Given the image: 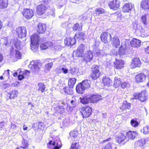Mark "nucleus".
Masks as SVG:
<instances>
[{"label":"nucleus","instance_id":"obj_46","mask_svg":"<svg viewBox=\"0 0 149 149\" xmlns=\"http://www.w3.org/2000/svg\"><path fill=\"white\" fill-rule=\"evenodd\" d=\"M28 143L27 141L26 140H24L23 138V140L22 141V145L20 146V147L22 148L25 149L28 148Z\"/></svg>","mask_w":149,"mask_h":149},{"label":"nucleus","instance_id":"obj_12","mask_svg":"<svg viewBox=\"0 0 149 149\" xmlns=\"http://www.w3.org/2000/svg\"><path fill=\"white\" fill-rule=\"evenodd\" d=\"M85 46V45L83 43H81L79 45L76 52V55L77 56L82 57L83 56Z\"/></svg>","mask_w":149,"mask_h":149},{"label":"nucleus","instance_id":"obj_11","mask_svg":"<svg viewBox=\"0 0 149 149\" xmlns=\"http://www.w3.org/2000/svg\"><path fill=\"white\" fill-rule=\"evenodd\" d=\"M23 16L26 19H29L31 18L33 15V11L31 9H24L23 12Z\"/></svg>","mask_w":149,"mask_h":149},{"label":"nucleus","instance_id":"obj_23","mask_svg":"<svg viewBox=\"0 0 149 149\" xmlns=\"http://www.w3.org/2000/svg\"><path fill=\"white\" fill-rule=\"evenodd\" d=\"M138 133L135 131H129L126 133V135L128 138L131 140L134 139L137 134Z\"/></svg>","mask_w":149,"mask_h":149},{"label":"nucleus","instance_id":"obj_48","mask_svg":"<svg viewBox=\"0 0 149 149\" xmlns=\"http://www.w3.org/2000/svg\"><path fill=\"white\" fill-rule=\"evenodd\" d=\"M101 52L102 51L101 50L97 48L94 49L92 53L94 54L95 56H99L101 55Z\"/></svg>","mask_w":149,"mask_h":149},{"label":"nucleus","instance_id":"obj_14","mask_svg":"<svg viewBox=\"0 0 149 149\" xmlns=\"http://www.w3.org/2000/svg\"><path fill=\"white\" fill-rule=\"evenodd\" d=\"M93 57V53L92 52L89 51H88L85 54L84 58V61L86 63L90 62L92 60Z\"/></svg>","mask_w":149,"mask_h":149},{"label":"nucleus","instance_id":"obj_2","mask_svg":"<svg viewBox=\"0 0 149 149\" xmlns=\"http://www.w3.org/2000/svg\"><path fill=\"white\" fill-rule=\"evenodd\" d=\"M50 141L47 144V147L50 149H60L62 146V144L59 138L56 136L55 138Z\"/></svg>","mask_w":149,"mask_h":149},{"label":"nucleus","instance_id":"obj_61","mask_svg":"<svg viewBox=\"0 0 149 149\" xmlns=\"http://www.w3.org/2000/svg\"><path fill=\"white\" fill-rule=\"evenodd\" d=\"M47 43H43L41 44L40 46V48L41 49H46L47 48L48 46L47 45Z\"/></svg>","mask_w":149,"mask_h":149},{"label":"nucleus","instance_id":"obj_64","mask_svg":"<svg viewBox=\"0 0 149 149\" xmlns=\"http://www.w3.org/2000/svg\"><path fill=\"white\" fill-rule=\"evenodd\" d=\"M68 69L67 68L62 67V72L64 74H66L68 73Z\"/></svg>","mask_w":149,"mask_h":149},{"label":"nucleus","instance_id":"obj_50","mask_svg":"<svg viewBox=\"0 0 149 149\" xmlns=\"http://www.w3.org/2000/svg\"><path fill=\"white\" fill-rule=\"evenodd\" d=\"M69 70L72 74L73 75L76 74L78 72V69L73 67H70Z\"/></svg>","mask_w":149,"mask_h":149},{"label":"nucleus","instance_id":"obj_13","mask_svg":"<svg viewBox=\"0 0 149 149\" xmlns=\"http://www.w3.org/2000/svg\"><path fill=\"white\" fill-rule=\"evenodd\" d=\"M115 140L116 142L120 143L123 142H124V143L125 142L128 141V139L127 138L125 135L122 133H120L115 138Z\"/></svg>","mask_w":149,"mask_h":149},{"label":"nucleus","instance_id":"obj_62","mask_svg":"<svg viewBox=\"0 0 149 149\" xmlns=\"http://www.w3.org/2000/svg\"><path fill=\"white\" fill-rule=\"evenodd\" d=\"M129 85V83L127 82H121V86L123 88H125L127 87Z\"/></svg>","mask_w":149,"mask_h":149},{"label":"nucleus","instance_id":"obj_41","mask_svg":"<svg viewBox=\"0 0 149 149\" xmlns=\"http://www.w3.org/2000/svg\"><path fill=\"white\" fill-rule=\"evenodd\" d=\"M148 16V14H145L141 16V21L143 24L144 26H146L147 24L148 23L147 20V17Z\"/></svg>","mask_w":149,"mask_h":149},{"label":"nucleus","instance_id":"obj_37","mask_svg":"<svg viewBox=\"0 0 149 149\" xmlns=\"http://www.w3.org/2000/svg\"><path fill=\"white\" fill-rule=\"evenodd\" d=\"M137 120L138 119L135 118L131 120L130 124L132 127H136L138 126L139 123Z\"/></svg>","mask_w":149,"mask_h":149},{"label":"nucleus","instance_id":"obj_16","mask_svg":"<svg viewBox=\"0 0 149 149\" xmlns=\"http://www.w3.org/2000/svg\"><path fill=\"white\" fill-rule=\"evenodd\" d=\"M146 70H144L143 71V73H140L137 74L136 76L135 79L137 82L139 83L143 82L145 80L146 77H147L146 73L144 72V71Z\"/></svg>","mask_w":149,"mask_h":149},{"label":"nucleus","instance_id":"obj_54","mask_svg":"<svg viewBox=\"0 0 149 149\" xmlns=\"http://www.w3.org/2000/svg\"><path fill=\"white\" fill-rule=\"evenodd\" d=\"M79 147V145L78 142H74L72 143L71 148L69 149H78V148Z\"/></svg>","mask_w":149,"mask_h":149},{"label":"nucleus","instance_id":"obj_36","mask_svg":"<svg viewBox=\"0 0 149 149\" xmlns=\"http://www.w3.org/2000/svg\"><path fill=\"white\" fill-rule=\"evenodd\" d=\"M34 126L37 127V128L43 130L45 127V125L43 122H37L34 124Z\"/></svg>","mask_w":149,"mask_h":149},{"label":"nucleus","instance_id":"obj_51","mask_svg":"<svg viewBox=\"0 0 149 149\" xmlns=\"http://www.w3.org/2000/svg\"><path fill=\"white\" fill-rule=\"evenodd\" d=\"M53 63L52 62L48 63L46 64L45 66V70L46 71H49L52 68Z\"/></svg>","mask_w":149,"mask_h":149},{"label":"nucleus","instance_id":"obj_44","mask_svg":"<svg viewBox=\"0 0 149 149\" xmlns=\"http://www.w3.org/2000/svg\"><path fill=\"white\" fill-rule=\"evenodd\" d=\"M80 101L84 104H87L89 101V99L86 97H83L79 98Z\"/></svg>","mask_w":149,"mask_h":149},{"label":"nucleus","instance_id":"obj_17","mask_svg":"<svg viewBox=\"0 0 149 149\" xmlns=\"http://www.w3.org/2000/svg\"><path fill=\"white\" fill-rule=\"evenodd\" d=\"M64 43L65 45L68 46H72L75 44L76 41L75 38L71 37H67L65 39L64 41Z\"/></svg>","mask_w":149,"mask_h":149},{"label":"nucleus","instance_id":"obj_1","mask_svg":"<svg viewBox=\"0 0 149 149\" xmlns=\"http://www.w3.org/2000/svg\"><path fill=\"white\" fill-rule=\"evenodd\" d=\"M31 71L37 74H40L42 71V63L39 60L33 61L31 62L29 65Z\"/></svg>","mask_w":149,"mask_h":149},{"label":"nucleus","instance_id":"obj_19","mask_svg":"<svg viewBox=\"0 0 149 149\" xmlns=\"http://www.w3.org/2000/svg\"><path fill=\"white\" fill-rule=\"evenodd\" d=\"M37 32L39 34L43 33L46 30V26L44 24L39 23L38 25Z\"/></svg>","mask_w":149,"mask_h":149},{"label":"nucleus","instance_id":"obj_24","mask_svg":"<svg viewBox=\"0 0 149 149\" xmlns=\"http://www.w3.org/2000/svg\"><path fill=\"white\" fill-rule=\"evenodd\" d=\"M102 81L104 86H110L112 84L111 80L108 77H103L102 79Z\"/></svg>","mask_w":149,"mask_h":149},{"label":"nucleus","instance_id":"obj_53","mask_svg":"<svg viewBox=\"0 0 149 149\" xmlns=\"http://www.w3.org/2000/svg\"><path fill=\"white\" fill-rule=\"evenodd\" d=\"M35 43H31V49L32 50L34 51H35L38 48L39 44H34Z\"/></svg>","mask_w":149,"mask_h":149},{"label":"nucleus","instance_id":"obj_47","mask_svg":"<svg viewBox=\"0 0 149 149\" xmlns=\"http://www.w3.org/2000/svg\"><path fill=\"white\" fill-rule=\"evenodd\" d=\"M121 83L120 81V79L119 78L118 79L116 77L115 79L114 84H113L114 87L115 88H117L121 84Z\"/></svg>","mask_w":149,"mask_h":149},{"label":"nucleus","instance_id":"obj_6","mask_svg":"<svg viewBox=\"0 0 149 149\" xmlns=\"http://www.w3.org/2000/svg\"><path fill=\"white\" fill-rule=\"evenodd\" d=\"M80 110L83 118H84L88 117L91 115L92 109L91 107L86 106L81 108Z\"/></svg>","mask_w":149,"mask_h":149},{"label":"nucleus","instance_id":"obj_33","mask_svg":"<svg viewBox=\"0 0 149 149\" xmlns=\"http://www.w3.org/2000/svg\"><path fill=\"white\" fill-rule=\"evenodd\" d=\"M149 0H143L141 4V6L143 9H147L149 8Z\"/></svg>","mask_w":149,"mask_h":149},{"label":"nucleus","instance_id":"obj_5","mask_svg":"<svg viewBox=\"0 0 149 149\" xmlns=\"http://www.w3.org/2000/svg\"><path fill=\"white\" fill-rule=\"evenodd\" d=\"M130 49L127 47V45L125 43L122 44L119 48L118 51L117 53V55L120 57L122 58L124 56L127 55L130 52Z\"/></svg>","mask_w":149,"mask_h":149},{"label":"nucleus","instance_id":"obj_27","mask_svg":"<svg viewBox=\"0 0 149 149\" xmlns=\"http://www.w3.org/2000/svg\"><path fill=\"white\" fill-rule=\"evenodd\" d=\"M130 45L132 47H139L141 45V41L139 40L134 39L130 42Z\"/></svg>","mask_w":149,"mask_h":149},{"label":"nucleus","instance_id":"obj_25","mask_svg":"<svg viewBox=\"0 0 149 149\" xmlns=\"http://www.w3.org/2000/svg\"><path fill=\"white\" fill-rule=\"evenodd\" d=\"M91 100L93 102H96L100 100L102 98V96L100 95L97 94L91 95L90 96Z\"/></svg>","mask_w":149,"mask_h":149},{"label":"nucleus","instance_id":"obj_9","mask_svg":"<svg viewBox=\"0 0 149 149\" xmlns=\"http://www.w3.org/2000/svg\"><path fill=\"white\" fill-rule=\"evenodd\" d=\"M46 10V6L42 4L37 6L36 8L37 13L39 15H42L45 14Z\"/></svg>","mask_w":149,"mask_h":149},{"label":"nucleus","instance_id":"obj_40","mask_svg":"<svg viewBox=\"0 0 149 149\" xmlns=\"http://www.w3.org/2000/svg\"><path fill=\"white\" fill-rule=\"evenodd\" d=\"M38 91H41V93H43L45 91V85L42 83H39L38 84Z\"/></svg>","mask_w":149,"mask_h":149},{"label":"nucleus","instance_id":"obj_8","mask_svg":"<svg viewBox=\"0 0 149 149\" xmlns=\"http://www.w3.org/2000/svg\"><path fill=\"white\" fill-rule=\"evenodd\" d=\"M17 33L19 38H23L26 36V30L24 26H21L17 28L16 29Z\"/></svg>","mask_w":149,"mask_h":149},{"label":"nucleus","instance_id":"obj_31","mask_svg":"<svg viewBox=\"0 0 149 149\" xmlns=\"http://www.w3.org/2000/svg\"><path fill=\"white\" fill-rule=\"evenodd\" d=\"M144 142L142 140H139L135 142L134 146L135 148L138 149H144L145 145Z\"/></svg>","mask_w":149,"mask_h":149},{"label":"nucleus","instance_id":"obj_20","mask_svg":"<svg viewBox=\"0 0 149 149\" xmlns=\"http://www.w3.org/2000/svg\"><path fill=\"white\" fill-rule=\"evenodd\" d=\"M134 8L132 3H126L124 5L122 9L124 12H129Z\"/></svg>","mask_w":149,"mask_h":149},{"label":"nucleus","instance_id":"obj_28","mask_svg":"<svg viewBox=\"0 0 149 149\" xmlns=\"http://www.w3.org/2000/svg\"><path fill=\"white\" fill-rule=\"evenodd\" d=\"M124 61L122 60H116L115 67L117 69H121L124 67Z\"/></svg>","mask_w":149,"mask_h":149},{"label":"nucleus","instance_id":"obj_34","mask_svg":"<svg viewBox=\"0 0 149 149\" xmlns=\"http://www.w3.org/2000/svg\"><path fill=\"white\" fill-rule=\"evenodd\" d=\"M80 83L85 89L90 87L91 81L90 80H85Z\"/></svg>","mask_w":149,"mask_h":149},{"label":"nucleus","instance_id":"obj_38","mask_svg":"<svg viewBox=\"0 0 149 149\" xmlns=\"http://www.w3.org/2000/svg\"><path fill=\"white\" fill-rule=\"evenodd\" d=\"M76 81V79L74 78L69 79L68 82V86L72 88H73L75 84Z\"/></svg>","mask_w":149,"mask_h":149},{"label":"nucleus","instance_id":"obj_10","mask_svg":"<svg viewBox=\"0 0 149 149\" xmlns=\"http://www.w3.org/2000/svg\"><path fill=\"white\" fill-rule=\"evenodd\" d=\"M120 3L119 0H113L109 2L108 6L111 9L116 10L119 8Z\"/></svg>","mask_w":149,"mask_h":149},{"label":"nucleus","instance_id":"obj_21","mask_svg":"<svg viewBox=\"0 0 149 149\" xmlns=\"http://www.w3.org/2000/svg\"><path fill=\"white\" fill-rule=\"evenodd\" d=\"M86 36L84 33L82 32L78 33L75 34L74 38H75L76 40H77L78 41L81 42L84 40Z\"/></svg>","mask_w":149,"mask_h":149},{"label":"nucleus","instance_id":"obj_42","mask_svg":"<svg viewBox=\"0 0 149 149\" xmlns=\"http://www.w3.org/2000/svg\"><path fill=\"white\" fill-rule=\"evenodd\" d=\"M131 103H128L126 100L125 101L123 102V105H122V109H130V108L131 105Z\"/></svg>","mask_w":149,"mask_h":149},{"label":"nucleus","instance_id":"obj_30","mask_svg":"<svg viewBox=\"0 0 149 149\" xmlns=\"http://www.w3.org/2000/svg\"><path fill=\"white\" fill-rule=\"evenodd\" d=\"M82 85L81 83H79L76 86V90L79 94H82L84 92L85 89Z\"/></svg>","mask_w":149,"mask_h":149},{"label":"nucleus","instance_id":"obj_58","mask_svg":"<svg viewBox=\"0 0 149 149\" xmlns=\"http://www.w3.org/2000/svg\"><path fill=\"white\" fill-rule=\"evenodd\" d=\"M69 123V120L68 118H65L63 121V125L64 127H67Z\"/></svg>","mask_w":149,"mask_h":149},{"label":"nucleus","instance_id":"obj_7","mask_svg":"<svg viewBox=\"0 0 149 149\" xmlns=\"http://www.w3.org/2000/svg\"><path fill=\"white\" fill-rule=\"evenodd\" d=\"M112 36L111 34L107 32H103L100 36L101 40L104 43L107 44L111 41Z\"/></svg>","mask_w":149,"mask_h":149},{"label":"nucleus","instance_id":"obj_26","mask_svg":"<svg viewBox=\"0 0 149 149\" xmlns=\"http://www.w3.org/2000/svg\"><path fill=\"white\" fill-rule=\"evenodd\" d=\"M31 43L34 44H39L40 40L39 37L37 34L32 35L31 37Z\"/></svg>","mask_w":149,"mask_h":149},{"label":"nucleus","instance_id":"obj_18","mask_svg":"<svg viewBox=\"0 0 149 149\" xmlns=\"http://www.w3.org/2000/svg\"><path fill=\"white\" fill-rule=\"evenodd\" d=\"M70 135L72 139L74 141H77L79 139L78 131L76 129H74L73 131H71L70 133Z\"/></svg>","mask_w":149,"mask_h":149},{"label":"nucleus","instance_id":"obj_45","mask_svg":"<svg viewBox=\"0 0 149 149\" xmlns=\"http://www.w3.org/2000/svg\"><path fill=\"white\" fill-rule=\"evenodd\" d=\"M8 5L6 0H1L0 1V9L4 8L7 7Z\"/></svg>","mask_w":149,"mask_h":149},{"label":"nucleus","instance_id":"obj_4","mask_svg":"<svg viewBox=\"0 0 149 149\" xmlns=\"http://www.w3.org/2000/svg\"><path fill=\"white\" fill-rule=\"evenodd\" d=\"M100 66L94 65L92 66L91 70V77L93 80H95L98 79L100 75Z\"/></svg>","mask_w":149,"mask_h":149},{"label":"nucleus","instance_id":"obj_49","mask_svg":"<svg viewBox=\"0 0 149 149\" xmlns=\"http://www.w3.org/2000/svg\"><path fill=\"white\" fill-rule=\"evenodd\" d=\"M140 131L144 134H149V126H147L144 127L143 129L141 130Z\"/></svg>","mask_w":149,"mask_h":149},{"label":"nucleus","instance_id":"obj_52","mask_svg":"<svg viewBox=\"0 0 149 149\" xmlns=\"http://www.w3.org/2000/svg\"><path fill=\"white\" fill-rule=\"evenodd\" d=\"M95 12L97 15H100L104 13V10L102 8H98L95 9Z\"/></svg>","mask_w":149,"mask_h":149},{"label":"nucleus","instance_id":"obj_39","mask_svg":"<svg viewBox=\"0 0 149 149\" xmlns=\"http://www.w3.org/2000/svg\"><path fill=\"white\" fill-rule=\"evenodd\" d=\"M72 88L70 86L64 87L63 90L65 94L72 95L73 93Z\"/></svg>","mask_w":149,"mask_h":149},{"label":"nucleus","instance_id":"obj_56","mask_svg":"<svg viewBox=\"0 0 149 149\" xmlns=\"http://www.w3.org/2000/svg\"><path fill=\"white\" fill-rule=\"evenodd\" d=\"M52 82L54 86L57 88L60 87V86H59V84H58L57 80L55 79V78H54L53 80H52Z\"/></svg>","mask_w":149,"mask_h":149},{"label":"nucleus","instance_id":"obj_57","mask_svg":"<svg viewBox=\"0 0 149 149\" xmlns=\"http://www.w3.org/2000/svg\"><path fill=\"white\" fill-rule=\"evenodd\" d=\"M1 41L3 42V44L6 46H9L10 45L9 43H8V39L6 38L2 39Z\"/></svg>","mask_w":149,"mask_h":149},{"label":"nucleus","instance_id":"obj_3","mask_svg":"<svg viewBox=\"0 0 149 149\" xmlns=\"http://www.w3.org/2000/svg\"><path fill=\"white\" fill-rule=\"evenodd\" d=\"M148 99V95L145 91H143L141 93H135L133 95L132 97L130 98V100L138 99L142 102H145Z\"/></svg>","mask_w":149,"mask_h":149},{"label":"nucleus","instance_id":"obj_22","mask_svg":"<svg viewBox=\"0 0 149 149\" xmlns=\"http://www.w3.org/2000/svg\"><path fill=\"white\" fill-rule=\"evenodd\" d=\"M111 41V44L113 47L117 48L119 46L120 41L117 37L112 36Z\"/></svg>","mask_w":149,"mask_h":149},{"label":"nucleus","instance_id":"obj_35","mask_svg":"<svg viewBox=\"0 0 149 149\" xmlns=\"http://www.w3.org/2000/svg\"><path fill=\"white\" fill-rule=\"evenodd\" d=\"M73 30L76 31H80L82 30V25L81 24H79L78 23L74 24L72 27Z\"/></svg>","mask_w":149,"mask_h":149},{"label":"nucleus","instance_id":"obj_63","mask_svg":"<svg viewBox=\"0 0 149 149\" xmlns=\"http://www.w3.org/2000/svg\"><path fill=\"white\" fill-rule=\"evenodd\" d=\"M15 56L18 59H20L21 58V54L19 51L17 50H15Z\"/></svg>","mask_w":149,"mask_h":149},{"label":"nucleus","instance_id":"obj_15","mask_svg":"<svg viewBox=\"0 0 149 149\" xmlns=\"http://www.w3.org/2000/svg\"><path fill=\"white\" fill-rule=\"evenodd\" d=\"M141 62L139 58H134L132 60L130 65L131 68H134L136 67H140Z\"/></svg>","mask_w":149,"mask_h":149},{"label":"nucleus","instance_id":"obj_29","mask_svg":"<svg viewBox=\"0 0 149 149\" xmlns=\"http://www.w3.org/2000/svg\"><path fill=\"white\" fill-rule=\"evenodd\" d=\"M18 92L17 91L13 90L11 91L7 94V98L8 97V99H10L15 98V97L17 96Z\"/></svg>","mask_w":149,"mask_h":149},{"label":"nucleus","instance_id":"obj_32","mask_svg":"<svg viewBox=\"0 0 149 149\" xmlns=\"http://www.w3.org/2000/svg\"><path fill=\"white\" fill-rule=\"evenodd\" d=\"M13 44L15 47L17 49L21 50L22 49L23 46L18 39L15 40L13 42Z\"/></svg>","mask_w":149,"mask_h":149},{"label":"nucleus","instance_id":"obj_55","mask_svg":"<svg viewBox=\"0 0 149 149\" xmlns=\"http://www.w3.org/2000/svg\"><path fill=\"white\" fill-rule=\"evenodd\" d=\"M134 27L135 29H137V30L139 29L140 32H143L144 31L142 29L141 26L139 24H137L135 23L134 24Z\"/></svg>","mask_w":149,"mask_h":149},{"label":"nucleus","instance_id":"obj_43","mask_svg":"<svg viewBox=\"0 0 149 149\" xmlns=\"http://www.w3.org/2000/svg\"><path fill=\"white\" fill-rule=\"evenodd\" d=\"M116 147L114 144L109 142L105 145L104 149H116Z\"/></svg>","mask_w":149,"mask_h":149},{"label":"nucleus","instance_id":"obj_60","mask_svg":"<svg viewBox=\"0 0 149 149\" xmlns=\"http://www.w3.org/2000/svg\"><path fill=\"white\" fill-rule=\"evenodd\" d=\"M49 9L50 10L51 14L52 15V16L54 17L55 15L54 8L52 5L51 6H49Z\"/></svg>","mask_w":149,"mask_h":149},{"label":"nucleus","instance_id":"obj_59","mask_svg":"<svg viewBox=\"0 0 149 149\" xmlns=\"http://www.w3.org/2000/svg\"><path fill=\"white\" fill-rule=\"evenodd\" d=\"M71 26V24L70 23L65 28L66 32L68 34H69L72 31Z\"/></svg>","mask_w":149,"mask_h":149}]
</instances>
